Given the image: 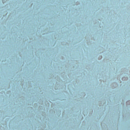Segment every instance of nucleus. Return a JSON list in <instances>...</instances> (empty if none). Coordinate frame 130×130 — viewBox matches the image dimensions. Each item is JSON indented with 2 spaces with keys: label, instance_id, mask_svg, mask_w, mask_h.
<instances>
[{
  "label": "nucleus",
  "instance_id": "f257e3e1",
  "mask_svg": "<svg viewBox=\"0 0 130 130\" xmlns=\"http://www.w3.org/2000/svg\"><path fill=\"white\" fill-rule=\"evenodd\" d=\"M101 58H102V56H101Z\"/></svg>",
  "mask_w": 130,
  "mask_h": 130
}]
</instances>
